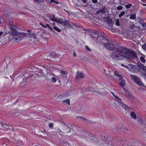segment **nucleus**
<instances>
[{"label": "nucleus", "instance_id": "8", "mask_svg": "<svg viewBox=\"0 0 146 146\" xmlns=\"http://www.w3.org/2000/svg\"><path fill=\"white\" fill-rule=\"evenodd\" d=\"M85 76V75L81 72H76V79L78 80L80 78H83Z\"/></svg>", "mask_w": 146, "mask_h": 146}, {"label": "nucleus", "instance_id": "31", "mask_svg": "<svg viewBox=\"0 0 146 146\" xmlns=\"http://www.w3.org/2000/svg\"><path fill=\"white\" fill-rule=\"evenodd\" d=\"M140 59L141 61L143 63H145V60L143 57H142V56L140 58Z\"/></svg>", "mask_w": 146, "mask_h": 146}, {"label": "nucleus", "instance_id": "13", "mask_svg": "<svg viewBox=\"0 0 146 146\" xmlns=\"http://www.w3.org/2000/svg\"><path fill=\"white\" fill-rule=\"evenodd\" d=\"M60 71L61 75L63 77H64L68 73L67 72L64 71L63 70H61Z\"/></svg>", "mask_w": 146, "mask_h": 146}, {"label": "nucleus", "instance_id": "11", "mask_svg": "<svg viewBox=\"0 0 146 146\" xmlns=\"http://www.w3.org/2000/svg\"><path fill=\"white\" fill-rule=\"evenodd\" d=\"M13 39L15 40H20L22 38V36L20 34H17L13 36Z\"/></svg>", "mask_w": 146, "mask_h": 146}, {"label": "nucleus", "instance_id": "20", "mask_svg": "<svg viewBox=\"0 0 146 146\" xmlns=\"http://www.w3.org/2000/svg\"><path fill=\"white\" fill-rule=\"evenodd\" d=\"M9 23L10 26H9L10 28L12 27H15V26L13 24V22L12 21L10 20L9 22Z\"/></svg>", "mask_w": 146, "mask_h": 146}, {"label": "nucleus", "instance_id": "35", "mask_svg": "<svg viewBox=\"0 0 146 146\" xmlns=\"http://www.w3.org/2000/svg\"><path fill=\"white\" fill-rule=\"evenodd\" d=\"M123 7L121 6H118L117 8V9L118 10H122L123 9Z\"/></svg>", "mask_w": 146, "mask_h": 146}, {"label": "nucleus", "instance_id": "55", "mask_svg": "<svg viewBox=\"0 0 146 146\" xmlns=\"http://www.w3.org/2000/svg\"><path fill=\"white\" fill-rule=\"evenodd\" d=\"M2 126L3 127V124H2L0 122V127Z\"/></svg>", "mask_w": 146, "mask_h": 146}, {"label": "nucleus", "instance_id": "33", "mask_svg": "<svg viewBox=\"0 0 146 146\" xmlns=\"http://www.w3.org/2000/svg\"><path fill=\"white\" fill-rule=\"evenodd\" d=\"M88 90L92 92H94L95 91L94 89L92 87L89 88H88Z\"/></svg>", "mask_w": 146, "mask_h": 146}, {"label": "nucleus", "instance_id": "53", "mask_svg": "<svg viewBox=\"0 0 146 146\" xmlns=\"http://www.w3.org/2000/svg\"><path fill=\"white\" fill-rule=\"evenodd\" d=\"M63 144H66L67 145H69V143L68 142L66 143V142H63Z\"/></svg>", "mask_w": 146, "mask_h": 146}, {"label": "nucleus", "instance_id": "37", "mask_svg": "<svg viewBox=\"0 0 146 146\" xmlns=\"http://www.w3.org/2000/svg\"><path fill=\"white\" fill-rule=\"evenodd\" d=\"M8 130H10L11 131H14V129L13 127H8Z\"/></svg>", "mask_w": 146, "mask_h": 146}, {"label": "nucleus", "instance_id": "56", "mask_svg": "<svg viewBox=\"0 0 146 146\" xmlns=\"http://www.w3.org/2000/svg\"><path fill=\"white\" fill-rule=\"evenodd\" d=\"M35 2H38V3H40V0H35Z\"/></svg>", "mask_w": 146, "mask_h": 146}, {"label": "nucleus", "instance_id": "47", "mask_svg": "<svg viewBox=\"0 0 146 146\" xmlns=\"http://www.w3.org/2000/svg\"><path fill=\"white\" fill-rule=\"evenodd\" d=\"M3 128H4L5 129H8V126L6 125V124H5L4 125H3Z\"/></svg>", "mask_w": 146, "mask_h": 146}, {"label": "nucleus", "instance_id": "1", "mask_svg": "<svg viewBox=\"0 0 146 146\" xmlns=\"http://www.w3.org/2000/svg\"><path fill=\"white\" fill-rule=\"evenodd\" d=\"M92 38H96L97 43H101L107 49L113 50L115 47L111 42L109 41L106 35L103 33L95 31L89 35Z\"/></svg>", "mask_w": 146, "mask_h": 146}, {"label": "nucleus", "instance_id": "51", "mask_svg": "<svg viewBox=\"0 0 146 146\" xmlns=\"http://www.w3.org/2000/svg\"><path fill=\"white\" fill-rule=\"evenodd\" d=\"M142 70L146 72V67L145 66Z\"/></svg>", "mask_w": 146, "mask_h": 146}, {"label": "nucleus", "instance_id": "40", "mask_svg": "<svg viewBox=\"0 0 146 146\" xmlns=\"http://www.w3.org/2000/svg\"><path fill=\"white\" fill-rule=\"evenodd\" d=\"M86 50L87 51H90V49L87 46H86Z\"/></svg>", "mask_w": 146, "mask_h": 146}, {"label": "nucleus", "instance_id": "42", "mask_svg": "<svg viewBox=\"0 0 146 146\" xmlns=\"http://www.w3.org/2000/svg\"><path fill=\"white\" fill-rule=\"evenodd\" d=\"M56 131H57L58 132V133L59 135H61L62 134L63 132L62 131H58L57 130Z\"/></svg>", "mask_w": 146, "mask_h": 146}, {"label": "nucleus", "instance_id": "48", "mask_svg": "<svg viewBox=\"0 0 146 146\" xmlns=\"http://www.w3.org/2000/svg\"><path fill=\"white\" fill-rule=\"evenodd\" d=\"M121 66H123V67H125V68H128L127 66L126 65H125L124 64H121Z\"/></svg>", "mask_w": 146, "mask_h": 146}, {"label": "nucleus", "instance_id": "25", "mask_svg": "<svg viewBox=\"0 0 146 146\" xmlns=\"http://www.w3.org/2000/svg\"><path fill=\"white\" fill-rule=\"evenodd\" d=\"M29 38H34L35 39V38H36V37L35 36V34L34 33H30V36Z\"/></svg>", "mask_w": 146, "mask_h": 146}, {"label": "nucleus", "instance_id": "34", "mask_svg": "<svg viewBox=\"0 0 146 146\" xmlns=\"http://www.w3.org/2000/svg\"><path fill=\"white\" fill-rule=\"evenodd\" d=\"M24 34L26 36V37L28 38H29L30 36V33H24Z\"/></svg>", "mask_w": 146, "mask_h": 146}, {"label": "nucleus", "instance_id": "22", "mask_svg": "<svg viewBox=\"0 0 146 146\" xmlns=\"http://www.w3.org/2000/svg\"><path fill=\"white\" fill-rule=\"evenodd\" d=\"M136 18V14L135 13L132 15L130 17L131 19H135Z\"/></svg>", "mask_w": 146, "mask_h": 146}, {"label": "nucleus", "instance_id": "15", "mask_svg": "<svg viewBox=\"0 0 146 146\" xmlns=\"http://www.w3.org/2000/svg\"><path fill=\"white\" fill-rule=\"evenodd\" d=\"M99 12L102 13H106L107 12L106 8H102L99 10Z\"/></svg>", "mask_w": 146, "mask_h": 146}, {"label": "nucleus", "instance_id": "46", "mask_svg": "<svg viewBox=\"0 0 146 146\" xmlns=\"http://www.w3.org/2000/svg\"><path fill=\"white\" fill-rule=\"evenodd\" d=\"M92 1L93 3L95 4L97 3L98 2L97 0H92Z\"/></svg>", "mask_w": 146, "mask_h": 146}, {"label": "nucleus", "instance_id": "3", "mask_svg": "<svg viewBox=\"0 0 146 146\" xmlns=\"http://www.w3.org/2000/svg\"><path fill=\"white\" fill-rule=\"evenodd\" d=\"M123 60L125 58L131 60L135 59L137 57L136 53L134 51H129L126 48L123 47Z\"/></svg>", "mask_w": 146, "mask_h": 146}, {"label": "nucleus", "instance_id": "29", "mask_svg": "<svg viewBox=\"0 0 146 146\" xmlns=\"http://www.w3.org/2000/svg\"><path fill=\"white\" fill-rule=\"evenodd\" d=\"M141 74L143 77L146 80V73L144 72H143Z\"/></svg>", "mask_w": 146, "mask_h": 146}, {"label": "nucleus", "instance_id": "50", "mask_svg": "<svg viewBox=\"0 0 146 146\" xmlns=\"http://www.w3.org/2000/svg\"><path fill=\"white\" fill-rule=\"evenodd\" d=\"M48 28L50 29V30L52 31L53 32H54V31L52 29L51 27H50L49 26V27H48Z\"/></svg>", "mask_w": 146, "mask_h": 146}, {"label": "nucleus", "instance_id": "60", "mask_svg": "<svg viewBox=\"0 0 146 146\" xmlns=\"http://www.w3.org/2000/svg\"><path fill=\"white\" fill-rule=\"evenodd\" d=\"M101 13L100 12H99V10L96 12V13L97 14H99V13Z\"/></svg>", "mask_w": 146, "mask_h": 146}, {"label": "nucleus", "instance_id": "9", "mask_svg": "<svg viewBox=\"0 0 146 146\" xmlns=\"http://www.w3.org/2000/svg\"><path fill=\"white\" fill-rule=\"evenodd\" d=\"M119 81L120 82L119 85L120 87L123 88L124 86L125 85V81L123 79V76L122 77H121L119 78Z\"/></svg>", "mask_w": 146, "mask_h": 146}, {"label": "nucleus", "instance_id": "41", "mask_svg": "<svg viewBox=\"0 0 146 146\" xmlns=\"http://www.w3.org/2000/svg\"><path fill=\"white\" fill-rule=\"evenodd\" d=\"M77 117L82 118V119L86 121H87L88 120V119H86V118H85L83 117H81V116Z\"/></svg>", "mask_w": 146, "mask_h": 146}, {"label": "nucleus", "instance_id": "43", "mask_svg": "<svg viewBox=\"0 0 146 146\" xmlns=\"http://www.w3.org/2000/svg\"><path fill=\"white\" fill-rule=\"evenodd\" d=\"M52 81L53 82H56V79L55 78L53 77L52 79Z\"/></svg>", "mask_w": 146, "mask_h": 146}, {"label": "nucleus", "instance_id": "44", "mask_svg": "<svg viewBox=\"0 0 146 146\" xmlns=\"http://www.w3.org/2000/svg\"><path fill=\"white\" fill-rule=\"evenodd\" d=\"M48 126L51 128L53 126V124L52 123H51L49 124Z\"/></svg>", "mask_w": 146, "mask_h": 146}, {"label": "nucleus", "instance_id": "63", "mask_svg": "<svg viewBox=\"0 0 146 146\" xmlns=\"http://www.w3.org/2000/svg\"><path fill=\"white\" fill-rule=\"evenodd\" d=\"M43 132L44 133H46V132L45 130H44Z\"/></svg>", "mask_w": 146, "mask_h": 146}, {"label": "nucleus", "instance_id": "36", "mask_svg": "<svg viewBox=\"0 0 146 146\" xmlns=\"http://www.w3.org/2000/svg\"><path fill=\"white\" fill-rule=\"evenodd\" d=\"M116 24L117 26H119L120 25L119 19H117L116 21Z\"/></svg>", "mask_w": 146, "mask_h": 146}, {"label": "nucleus", "instance_id": "2", "mask_svg": "<svg viewBox=\"0 0 146 146\" xmlns=\"http://www.w3.org/2000/svg\"><path fill=\"white\" fill-rule=\"evenodd\" d=\"M123 48L121 46H117L115 50L112 52L110 57L113 60L121 61L123 60Z\"/></svg>", "mask_w": 146, "mask_h": 146}, {"label": "nucleus", "instance_id": "30", "mask_svg": "<svg viewBox=\"0 0 146 146\" xmlns=\"http://www.w3.org/2000/svg\"><path fill=\"white\" fill-rule=\"evenodd\" d=\"M140 24L142 25L143 28L144 29H146V23H140Z\"/></svg>", "mask_w": 146, "mask_h": 146}, {"label": "nucleus", "instance_id": "21", "mask_svg": "<svg viewBox=\"0 0 146 146\" xmlns=\"http://www.w3.org/2000/svg\"><path fill=\"white\" fill-rule=\"evenodd\" d=\"M138 66L139 68L142 70L145 66L141 63H140L138 64Z\"/></svg>", "mask_w": 146, "mask_h": 146}, {"label": "nucleus", "instance_id": "26", "mask_svg": "<svg viewBox=\"0 0 146 146\" xmlns=\"http://www.w3.org/2000/svg\"><path fill=\"white\" fill-rule=\"evenodd\" d=\"M125 14V12L123 11L121 12L119 15V17L120 18L122 16H123Z\"/></svg>", "mask_w": 146, "mask_h": 146}, {"label": "nucleus", "instance_id": "32", "mask_svg": "<svg viewBox=\"0 0 146 146\" xmlns=\"http://www.w3.org/2000/svg\"><path fill=\"white\" fill-rule=\"evenodd\" d=\"M132 6V5L131 4L129 3L127 5H125V7L127 8H129L130 7Z\"/></svg>", "mask_w": 146, "mask_h": 146}, {"label": "nucleus", "instance_id": "18", "mask_svg": "<svg viewBox=\"0 0 146 146\" xmlns=\"http://www.w3.org/2000/svg\"><path fill=\"white\" fill-rule=\"evenodd\" d=\"M130 115L132 118L136 119L137 117L135 114L133 112H131V113Z\"/></svg>", "mask_w": 146, "mask_h": 146}, {"label": "nucleus", "instance_id": "58", "mask_svg": "<svg viewBox=\"0 0 146 146\" xmlns=\"http://www.w3.org/2000/svg\"><path fill=\"white\" fill-rule=\"evenodd\" d=\"M54 3L56 4H58L59 3L58 2L56 1H54Z\"/></svg>", "mask_w": 146, "mask_h": 146}, {"label": "nucleus", "instance_id": "57", "mask_svg": "<svg viewBox=\"0 0 146 146\" xmlns=\"http://www.w3.org/2000/svg\"><path fill=\"white\" fill-rule=\"evenodd\" d=\"M55 0H50V3L53 2H54Z\"/></svg>", "mask_w": 146, "mask_h": 146}, {"label": "nucleus", "instance_id": "19", "mask_svg": "<svg viewBox=\"0 0 146 146\" xmlns=\"http://www.w3.org/2000/svg\"><path fill=\"white\" fill-rule=\"evenodd\" d=\"M63 123L64 125V127H67V128L66 130V132L67 133L70 132V128L68 126L64 123Z\"/></svg>", "mask_w": 146, "mask_h": 146}, {"label": "nucleus", "instance_id": "7", "mask_svg": "<svg viewBox=\"0 0 146 146\" xmlns=\"http://www.w3.org/2000/svg\"><path fill=\"white\" fill-rule=\"evenodd\" d=\"M113 96L115 98V104L117 106L120 108V104H122L123 103L122 102L120 98H119L117 96L113 95Z\"/></svg>", "mask_w": 146, "mask_h": 146}, {"label": "nucleus", "instance_id": "23", "mask_svg": "<svg viewBox=\"0 0 146 146\" xmlns=\"http://www.w3.org/2000/svg\"><path fill=\"white\" fill-rule=\"evenodd\" d=\"M114 73L115 76H118L119 78H120L121 77H122L123 76L121 75H120L118 74L116 71H115L114 72Z\"/></svg>", "mask_w": 146, "mask_h": 146}, {"label": "nucleus", "instance_id": "4", "mask_svg": "<svg viewBox=\"0 0 146 146\" xmlns=\"http://www.w3.org/2000/svg\"><path fill=\"white\" fill-rule=\"evenodd\" d=\"M131 79L134 82H135L137 84L139 85L143 86V84L142 82H141V80L138 77L133 75H131Z\"/></svg>", "mask_w": 146, "mask_h": 146}, {"label": "nucleus", "instance_id": "64", "mask_svg": "<svg viewBox=\"0 0 146 146\" xmlns=\"http://www.w3.org/2000/svg\"><path fill=\"white\" fill-rule=\"evenodd\" d=\"M65 94L66 95H68L69 94L68 93H65Z\"/></svg>", "mask_w": 146, "mask_h": 146}, {"label": "nucleus", "instance_id": "5", "mask_svg": "<svg viewBox=\"0 0 146 146\" xmlns=\"http://www.w3.org/2000/svg\"><path fill=\"white\" fill-rule=\"evenodd\" d=\"M111 68H107L104 70L105 76L111 79L113 78V76L111 75Z\"/></svg>", "mask_w": 146, "mask_h": 146}, {"label": "nucleus", "instance_id": "10", "mask_svg": "<svg viewBox=\"0 0 146 146\" xmlns=\"http://www.w3.org/2000/svg\"><path fill=\"white\" fill-rule=\"evenodd\" d=\"M50 19L51 20L57 22L58 23H59L60 20V18L57 19V18H55V16L54 15L52 14L50 16Z\"/></svg>", "mask_w": 146, "mask_h": 146}, {"label": "nucleus", "instance_id": "39", "mask_svg": "<svg viewBox=\"0 0 146 146\" xmlns=\"http://www.w3.org/2000/svg\"><path fill=\"white\" fill-rule=\"evenodd\" d=\"M82 6L84 7H86L88 5L87 3H82Z\"/></svg>", "mask_w": 146, "mask_h": 146}, {"label": "nucleus", "instance_id": "24", "mask_svg": "<svg viewBox=\"0 0 146 146\" xmlns=\"http://www.w3.org/2000/svg\"><path fill=\"white\" fill-rule=\"evenodd\" d=\"M49 56L52 58H55L56 57V54L53 52L50 53Z\"/></svg>", "mask_w": 146, "mask_h": 146}, {"label": "nucleus", "instance_id": "12", "mask_svg": "<svg viewBox=\"0 0 146 146\" xmlns=\"http://www.w3.org/2000/svg\"><path fill=\"white\" fill-rule=\"evenodd\" d=\"M16 27H12L10 28L11 30V33L12 35L14 36L18 34L17 31L16 30Z\"/></svg>", "mask_w": 146, "mask_h": 146}, {"label": "nucleus", "instance_id": "16", "mask_svg": "<svg viewBox=\"0 0 146 146\" xmlns=\"http://www.w3.org/2000/svg\"><path fill=\"white\" fill-rule=\"evenodd\" d=\"M107 23L109 26L111 27L113 25V21L111 19H108L107 21Z\"/></svg>", "mask_w": 146, "mask_h": 146}, {"label": "nucleus", "instance_id": "54", "mask_svg": "<svg viewBox=\"0 0 146 146\" xmlns=\"http://www.w3.org/2000/svg\"><path fill=\"white\" fill-rule=\"evenodd\" d=\"M73 55L74 57H75L76 56V54L74 50V52Z\"/></svg>", "mask_w": 146, "mask_h": 146}, {"label": "nucleus", "instance_id": "14", "mask_svg": "<svg viewBox=\"0 0 146 146\" xmlns=\"http://www.w3.org/2000/svg\"><path fill=\"white\" fill-rule=\"evenodd\" d=\"M120 104V107H121L125 110H126L129 109V107L124 104L123 103L122 104Z\"/></svg>", "mask_w": 146, "mask_h": 146}, {"label": "nucleus", "instance_id": "6", "mask_svg": "<svg viewBox=\"0 0 146 146\" xmlns=\"http://www.w3.org/2000/svg\"><path fill=\"white\" fill-rule=\"evenodd\" d=\"M59 23L61 24L66 28L68 27H72V26L70 24L68 23L67 20H63L62 18H60V20Z\"/></svg>", "mask_w": 146, "mask_h": 146}, {"label": "nucleus", "instance_id": "49", "mask_svg": "<svg viewBox=\"0 0 146 146\" xmlns=\"http://www.w3.org/2000/svg\"><path fill=\"white\" fill-rule=\"evenodd\" d=\"M82 2H83V3H87V1L86 0H81Z\"/></svg>", "mask_w": 146, "mask_h": 146}, {"label": "nucleus", "instance_id": "62", "mask_svg": "<svg viewBox=\"0 0 146 146\" xmlns=\"http://www.w3.org/2000/svg\"><path fill=\"white\" fill-rule=\"evenodd\" d=\"M27 32H28L29 33H30L31 32V31L30 30H27Z\"/></svg>", "mask_w": 146, "mask_h": 146}, {"label": "nucleus", "instance_id": "28", "mask_svg": "<svg viewBox=\"0 0 146 146\" xmlns=\"http://www.w3.org/2000/svg\"><path fill=\"white\" fill-rule=\"evenodd\" d=\"M53 29L55 30L56 31H57L58 32H60L61 31V30L59 29L56 26H54L53 27Z\"/></svg>", "mask_w": 146, "mask_h": 146}, {"label": "nucleus", "instance_id": "45", "mask_svg": "<svg viewBox=\"0 0 146 146\" xmlns=\"http://www.w3.org/2000/svg\"><path fill=\"white\" fill-rule=\"evenodd\" d=\"M43 27L44 28H46L47 27H49V25L48 24H46V25H44V26H43Z\"/></svg>", "mask_w": 146, "mask_h": 146}, {"label": "nucleus", "instance_id": "59", "mask_svg": "<svg viewBox=\"0 0 146 146\" xmlns=\"http://www.w3.org/2000/svg\"><path fill=\"white\" fill-rule=\"evenodd\" d=\"M3 34V32L2 31L0 32V36H1Z\"/></svg>", "mask_w": 146, "mask_h": 146}, {"label": "nucleus", "instance_id": "27", "mask_svg": "<svg viewBox=\"0 0 146 146\" xmlns=\"http://www.w3.org/2000/svg\"><path fill=\"white\" fill-rule=\"evenodd\" d=\"M63 102L64 103H66L67 104H68V105L70 104V100L68 99H67L66 100H64L63 101Z\"/></svg>", "mask_w": 146, "mask_h": 146}, {"label": "nucleus", "instance_id": "38", "mask_svg": "<svg viewBox=\"0 0 146 146\" xmlns=\"http://www.w3.org/2000/svg\"><path fill=\"white\" fill-rule=\"evenodd\" d=\"M142 47L143 49L146 50V43L143 45Z\"/></svg>", "mask_w": 146, "mask_h": 146}, {"label": "nucleus", "instance_id": "61", "mask_svg": "<svg viewBox=\"0 0 146 146\" xmlns=\"http://www.w3.org/2000/svg\"><path fill=\"white\" fill-rule=\"evenodd\" d=\"M39 24L41 25V26H42L43 27V26H44V25H43L42 23H39Z\"/></svg>", "mask_w": 146, "mask_h": 146}, {"label": "nucleus", "instance_id": "17", "mask_svg": "<svg viewBox=\"0 0 146 146\" xmlns=\"http://www.w3.org/2000/svg\"><path fill=\"white\" fill-rule=\"evenodd\" d=\"M121 22L124 24H125L128 22V19L124 18H122L121 19Z\"/></svg>", "mask_w": 146, "mask_h": 146}, {"label": "nucleus", "instance_id": "52", "mask_svg": "<svg viewBox=\"0 0 146 146\" xmlns=\"http://www.w3.org/2000/svg\"><path fill=\"white\" fill-rule=\"evenodd\" d=\"M126 95L127 96H126L127 97V96H131V94L130 93H128V94H127L126 93Z\"/></svg>", "mask_w": 146, "mask_h": 146}]
</instances>
